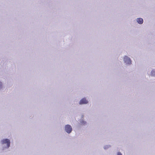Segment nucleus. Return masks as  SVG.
<instances>
[{
  "instance_id": "nucleus-1",
  "label": "nucleus",
  "mask_w": 155,
  "mask_h": 155,
  "mask_svg": "<svg viewBox=\"0 0 155 155\" xmlns=\"http://www.w3.org/2000/svg\"><path fill=\"white\" fill-rule=\"evenodd\" d=\"M2 142L3 144L7 143L8 147H9L10 146V142L9 140L7 139H3L2 140Z\"/></svg>"
},
{
  "instance_id": "nucleus-2",
  "label": "nucleus",
  "mask_w": 155,
  "mask_h": 155,
  "mask_svg": "<svg viewBox=\"0 0 155 155\" xmlns=\"http://www.w3.org/2000/svg\"><path fill=\"white\" fill-rule=\"evenodd\" d=\"M124 61L127 64H131V61L130 58L127 56H125Z\"/></svg>"
},
{
  "instance_id": "nucleus-3",
  "label": "nucleus",
  "mask_w": 155,
  "mask_h": 155,
  "mask_svg": "<svg viewBox=\"0 0 155 155\" xmlns=\"http://www.w3.org/2000/svg\"><path fill=\"white\" fill-rule=\"evenodd\" d=\"M88 102V101L86 100L85 98H83L81 99L79 102L80 104H86Z\"/></svg>"
},
{
  "instance_id": "nucleus-4",
  "label": "nucleus",
  "mask_w": 155,
  "mask_h": 155,
  "mask_svg": "<svg viewBox=\"0 0 155 155\" xmlns=\"http://www.w3.org/2000/svg\"><path fill=\"white\" fill-rule=\"evenodd\" d=\"M137 21L140 24H142L143 22V19L141 18H137Z\"/></svg>"
},
{
  "instance_id": "nucleus-5",
  "label": "nucleus",
  "mask_w": 155,
  "mask_h": 155,
  "mask_svg": "<svg viewBox=\"0 0 155 155\" xmlns=\"http://www.w3.org/2000/svg\"><path fill=\"white\" fill-rule=\"evenodd\" d=\"M72 130V128L71 126L68 125V134L70 133Z\"/></svg>"
},
{
  "instance_id": "nucleus-6",
  "label": "nucleus",
  "mask_w": 155,
  "mask_h": 155,
  "mask_svg": "<svg viewBox=\"0 0 155 155\" xmlns=\"http://www.w3.org/2000/svg\"><path fill=\"white\" fill-rule=\"evenodd\" d=\"M65 130L67 132H68V125H67L65 126Z\"/></svg>"
},
{
  "instance_id": "nucleus-7",
  "label": "nucleus",
  "mask_w": 155,
  "mask_h": 155,
  "mask_svg": "<svg viewBox=\"0 0 155 155\" xmlns=\"http://www.w3.org/2000/svg\"><path fill=\"white\" fill-rule=\"evenodd\" d=\"M151 75L152 76H154L155 75V71H153L151 72Z\"/></svg>"
},
{
  "instance_id": "nucleus-8",
  "label": "nucleus",
  "mask_w": 155,
  "mask_h": 155,
  "mask_svg": "<svg viewBox=\"0 0 155 155\" xmlns=\"http://www.w3.org/2000/svg\"><path fill=\"white\" fill-rule=\"evenodd\" d=\"M117 155H122V154L120 153L119 152L117 153Z\"/></svg>"
},
{
  "instance_id": "nucleus-9",
  "label": "nucleus",
  "mask_w": 155,
  "mask_h": 155,
  "mask_svg": "<svg viewBox=\"0 0 155 155\" xmlns=\"http://www.w3.org/2000/svg\"><path fill=\"white\" fill-rule=\"evenodd\" d=\"M2 84V83H0V84Z\"/></svg>"
}]
</instances>
